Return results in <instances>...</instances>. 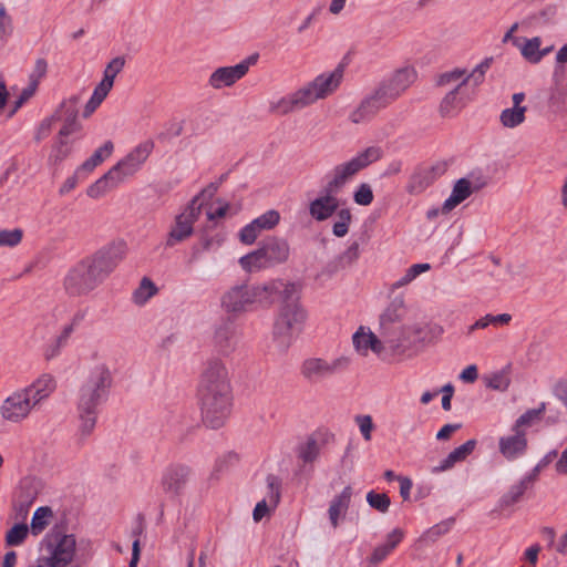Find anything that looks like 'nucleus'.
<instances>
[{
	"label": "nucleus",
	"instance_id": "nucleus-1",
	"mask_svg": "<svg viewBox=\"0 0 567 567\" xmlns=\"http://www.w3.org/2000/svg\"><path fill=\"white\" fill-rule=\"evenodd\" d=\"M198 399L203 422L221 427L231 413L233 395L229 370L220 358L210 357L203 363Z\"/></svg>",
	"mask_w": 567,
	"mask_h": 567
},
{
	"label": "nucleus",
	"instance_id": "nucleus-2",
	"mask_svg": "<svg viewBox=\"0 0 567 567\" xmlns=\"http://www.w3.org/2000/svg\"><path fill=\"white\" fill-rule=\"evenodd\" d=\"M126 255L123 241L111 243L72 267L64 278L69 296L80 297L99 287Z\"/></svg>",
	"mask_w": 567,
	"mask_h": 567
},
{
	"label": "nucleus",
	"instance_id": "nucleus-3",
	"mask_svg": "<svg viewBox=\"0 0 567 567\" xmlns=\"http://www.w3.org/2000/svg\"><path fill=\"white\" fill-rule=\"evenodd\" d=\"M488 68L489 60H485L471 72L456 68L442 73L436 83L439 86L449 87V91L441 101L440 113L443 116H454L472 102L476 89L483 83Z\"/></svg>",
	"mask_w": 567,
	"mask_h": 567
},
{
	"label": "nucleus",
	"instance_id": "nucleus-4",
	"mask_svg": "<svg viewBox=\"0 0 567 567\" xmlns=\"http://www.w3.org/2000/svg\"><path fill=\"white\" fill-rule=\"evenodd\" d=\"M112 375L105 364L96 365L82 383L76 399L78 431L81 437H87L93 432L99 406L107 400Z\"/></svg>",
	"mask_w": 567,
	"mask_h": 567
},
{
	"label": "nucleus",
	"instance_id": "nucleus-5",
	"mask_svg": "<svg viewBox=\"0 0 567 567\" xmlns=\"http://www.w3.org/2000/svg\"><path fill=\"white\" fill-rule=\"evenodd\" d=\"M276 291V300L280 306L275 318L272 334L281 350H287L292 340L302 331L307 320V311L300 303L298 286L280 280Z\"/></svg>",
	"mask_w": 567,
	"mask_h": 567
},
{
	"label": "nucleus",
	"instance_id": "nucleus-6",
	"mask_svg": "<svg viewBox=\"0 0 567 567\" xmlns=\"http://www.w3.org/2000/svg\"><path fill=\"white\" fill-rule=\"evenodd\" d=\"M280 279L262 284H236L220 297V306L226 313L241 315L259 308H269L276 301Z\"/></svg>",
	"mask_w": 567,
	"mask_h": 567
},
{
	"label": "nucleus",
	"instance_id": "nucleus-7",
	"mask_svg": "<svg viewBox=\"0 0 567 567\" xmlns=\"http://www.w3.org/2000/svg\"><path fill=\"white\" fill-rule=\"evenodd\" d=\"M383 156V151L380 146L373 145L359 152L350 161L341 163L333 167V169L326 176L327 184L323 192L338 194L343 186L359 172L367 168L371 164L378 162Z\"/></svg>",
	"mask_w": 567,
	"mask_h": 567
},
{
	"label": "nucleus",
	"instance_id": "nucleus-8",
	"mask_svg": "<svg viewBox=\"0 0 567 567\" xmlns=\"http://www.w3.org/2000/svg\"><path fill=\"white\" fill-rule=\"evenodd\" d=\"M48 555L43 558L47 567H66L76 553V539L73 534L50 533L43 539Z\"/></svg>",
	"mask_w": 567,
	"mask_h": 567
},
{
	"label": "nucleus",
	"instance_id": "nucleus-9",
	"mask_svg": "<svg viewBox=\"0 0 567 567\" xmlns=\"http://www.w3.org/2000/svg\"><path fill=\"white\" fill-rule=\"evenodd\" d=\"M203 202L195 196L184 210L176 215L165 239V247L172 248L188 239L194 233V224L202 213Z\"/></svg>",
	"mask_w": 567,
	"mask_h": 567
},
{
	"label": "nucleus",
	"instance_id": "nucleus-10",
	"mask_svg": "<svg viewBox=\"0 0 567 567\" xmlns=\"http://www.w3.org/2000/svg\"><path fill=\"white\" fill-rule=\"evenodd\" d=\"M350 364L347 357H340L332 360L323 358H308L301 367L300 373L309 383L317 384L331 378L338 372L344 371Z\"/></svg>",
	"mask_w": 567,
	"mask_h": 567
},
{
	"label": "nucleus",
	"instance_id": "nucleus-11",
	"mask_svg": "<svg viewBox=\"0 0 567 567\" xmlns=\"http://www.w3.org/2000/svg\"><path fill=\"white\" fill-rule=\"evenodd\" d=\"M343 66L338 65L331 72H324L316 76L311 82L301 87L308 104L331 95L341 84Z\"/></svg>",
	"mask_w": 567,
	"mask_h": 567
},
{
	"label": "nucleus",
	"instance_id": "nucleus-12",
	"mask_svg": "<svg viewBox=\"0 0 567 567\" xmlns=\"http://www.w3.org/2000/svg\"><path fill=\"white\" fill-rule=\"evenodd\" d=\"M258 58L259 55L255 53L247 56L236 65L217 68L210 74L208 84L216 90L234 85L248 73L250 66L257 63Z\"/></svg>",
	"mask_w": 567,
	"mask_h": 567
},
{
	"label": "nucleus",
	"instance_id": "nucleus-13",
	"mask_svg": "<svg viewBox=\"0 0 567 567\" xmlns=\"http://www.w3.org/2000/svg\"><path fill=\"white\" fill-rule=\"evenodd\" d=\"M154 147L155 144L152 140L141 142L125 157L117 162L113 168L125 181V178L133 176L142 168Z\"/></svg>",
	"mask_w": 567,
	"mask_h": 567
},
{
	"label": "nucleus",
	"instance_id": "nucleus-14",
	"mask_svg": "<svg viewBox=\"0 0 567 567\" xmlns=\"http://www.w3.org/2000/svg\"><path fill=\"white\" fill-rule=\"evenodd\" d=\"M35 408L22 389L13 392L0 405V415L4 421L20 423L25 420Z\"/></svg>",
	"mask_w": 567,
	"mask_h": 567
},
{
	"label": "nucleus",
	"instance_id": "nucleus-15",
	"mask_svg": "<svg viewBox=\"0 0 567 567\" xmlns=\"http://www.w3.org/2000/svg\"><path fill=\"white\" fill-rule=\"evenodd\" d=\"M414 70L403 68L396 70L389 78L380 82L377 89L388 103L391 104L414 82Z\"/></svg>",
	"mask_w": 567,
	"mask_h": 567
},
{
	"label": "nucleus",
	"instance_id": "nucleus-16",
	"mask_svg": "<svg viewBox=\"0 0 567 567\" xmlns=\"http://www.w3.org/2000/svg\"><path fill=\"white\" fill-rule=\"evenodd\" d=\"M388 105H390L388 101L375 87L371 93L365 95L360 104L350 113L349 120L353 124L367 123Z\"/></svg>",
	"mask_w": 567,
	"mask_h": 567
},
{
	"label": "nucleus",
	"instance_id": "nucleus-17",
	"mask_svg": "<svg viewBox=\"0 0 567 567\" xmlns=\"http://www.w3.org/2000/svg\"><path fill=\"white\" fill-rule=\"evenodd\" d=\"M237 343V328L234 320L230 318L220 320L214 328L213 344L215 350L223 355H229L235 351Z\"/></svg>",
	"mask_w": 567,
	"mask_h": 567
},
{
	"label": "nucleus",
	"instance_id": "nucleus-18",
	"mask_svg": "<svg viewBox=\"0 0 567 567\" xmlns=\"http://www.w3.org/2000/svg\"><path fill=\"white\" fill-rule=\"evenodd\" d=\"M190 477V468L186 465L175 464L168 466L162 476L161 485L166 494L178 496L182 494Z\"/></svg>",
	"mask_w": 567,
	"mask_h": 567
},
{
	"label": "nucleus",
	"instance_id": "nucleus-19",
	"mask_svg": "<svg viewBox=\"0 0 567 567\" xmlns=\"http://www.w3.org/2000/svg\"><path fill=\"white\" fill-rule=\"evenodd\" d=\"M444 168L440 165L432 167H417L411 174L405 190L410 195L422 194L434 181L442 175Z\"/></svg>",
	"mask_w": 567,
	"mask_h": 567
},
{
	"label": "nucleus",
	"instance_id": "nucleus-20",
	"mask_svg": "<svg viewBox=\"0 0 567 567\" xmlns=\"http://www.w3.org/2000/svg\"><path fill=\"white\" fill-rule=\"evenodd\" d=\"M437 332L440 334L442 332L441 327H431L429 324L415 323L410 327L404 328L403 334L404 339L401 342L391 344L392 349L406 348L409 346L423 344L431 340V336Z\"/></svg>",
	"mask_w": 567,
	"mask_h": 567
},
{
	"label": "nucleus",
	"instance_id": "nucleus-21",
	"mask_svg": "<svg viewBox=\"0 0 567 567\" xmlns=\"http://www.w3.org/2000/svg\"><path fill=\"white\" fill-rule=\"evenodd\" d=\"M268 493L267 498L258 502L252 512V518L255 522H260L270 509H275L280 501V480L270 474L266 478Z\"/></svg>",
	"mask_w": 567,
	"mask_h": 567
},
{
	"label": "nucleus",
	"instance_id": "nucleus-22",
	"mask_svg": "<svg viewBox=\"0 0 567 567\" xmlns=\"http://www.w3.org/2000/svg\"><path fill=\"white\" fill-rule=\"evenodd\" d=\"M512 432L513 434L502 436L498 442L501 454L509 461L523 456L527 450L526 432L513 429Z\"/></svg>",
	"mask_w": 567,
	"mask_h": 567
},
{
	"label": "nucleus",
	"instance_id": "nucleus-23",
	"mask_svg": "<svg viewBox=\"0 0 567 567\" xmlns=\"http://www.w3.org/2000/svg\"><path fill=\"white\" fill-rule=\"evenodd\" d=\"M55 386L54 378L51 374L44 373L22 390L37 409L43 400L48 399L53 393Z\"/></svg>",
	"mask_w": 567,
	"mask_h": 567
},
{
	"label": "nucleus",
	"instance_id": "nucleus-24",
	"mask_svg": "<svg viewBox=\"0 0 567 567\" xmlns=\"http://www.w3.org/2000/svg\"><path fill=\"white\" fill-rule=\"evenodd\" d=\"M339 199L334 194L324 192L323 195L313 199L309 205V214L317 221H323L337 214Z\"/></svg>",
	"mask_w": 567,
	"mask_h": 567
},
{
	"label": "nucleus",
	"instance_id": "nucleus-25",
	"mask_svg": "<svg viewBox=\"0 0 567 567\" xmlns=\"http://www.w3.org/2000/svg\"><path fill=\"white\" fill-rule=\"evenodd\" d=\"M259 248L270 267L286 261L289 256V245L281 238H267L261 243Z\"/></svg>",
	"mask_w": 567,
	"mask_h": 567
},
{
	"label": "nucleus",
	"instance_id": "nucleus-26",
	"mask_svg": "<svg viewBox=\"0 0 567 567\" xmlns=\"http://www.w3.org/2000/svg\"><path fill=\"white\" fill-rule=\"evenodd\" d=\"M308 105L309 104L300 87L296 92L284 96L276 102H271L269 105V112L276 115H286L297 110H301Z\"/></svg>",
	"mask_w": 567,
	"mask_h": 567
},
{
	"label": "nucleus",
	"instance_id": "nucleus-27",
	"mask_svg": "<svg viewBox=\"0 0 567 567\" xmlns=\"http://www.w3.org/2000/svg\"><path fill=\"white\" fill-rule=\"evenodd\" d=\"M352 342L355 351L363 357L368 355L370 350L379 355L384 349L381 340L370 330L365 331L363 327H360L353 334Z\"/></svg>",
	"mask_w": 567,
	"mask_h": 567
},
{
	"label": "nucleus",
	"instance_id": "nucleus-28",
	"mask_svg": "<svg viewBox=\"0 0 567 567\" xmlns=\"http://www.w3.org/2000/svg\"><path fill=\"white\" fill-rule=\"evenodd\" d=\"M123 182L122 177L112 167L87 188L86 194L91 198H100Z\"/></svg>",
	"mask_w": 567,
	"mask_h": 567
},
{
	"label": "nucleus",
	"instance_id": "nucleus-29",
	"mask_svg": "<svg viewBox=\"0 0 567 567\" xmlns=\"http://www.w3.org/2000/svg\"><path fill=\"white\" fill-rule=\"evenodd\" d=\"M123 182L122 177L112 167L87 188L86 194L91 198H100Z\"/></svg>",
	"mask_w": 567,
	"mask_h": 567
},
{
	"label": "nucleus",
	"instance_id": "nucleus-30",
	"mask_svg": "<svg viewBox=\"0 0 567 567\" xmlns=\"http://www.w3.org/2000/svg\"><path fill=\"white\" fill-rule=\"evenodd\" d=\"M476 440H468L461 446L454 449L437 466L432 468V473H441L452 468L456 463L464 461L475 449Z\"/></svg>",
	"mask_w": 567,
	"mask_h": 567
},
{
	"label": "nucleus",
	"instance_id": "nucleus-31",
	"mask_svg": "<svg viewBox=\"0 0 567 567\" xmlns=\"http://www.w3.org/2000/svg\"><path fill=\"white\" fill-rule=\"evenodd\" d=\"M351 496L352 488L350 486H347L339 495L334 496L330 502L328 515L333 528L338 527L340 517L347 513L350 505Z\"/></svg>",
	"mask_w": 567,
	"mask_h": 567
},
{
	"label": "nucleus",
	"instance_id": "nucleus-32",
	"mask_svg": "<svg viewBox=\"0 0 567 567\" xmlns=\"http://www.w3.org/2000/svg\"><path fill=\"white\" fill-rule=\"evenodd\" d=\"M472 193V184L467 178L457 179L453 186L450 197L445 199L442 210L444 213L453 210L457 205L468 198Z\"/></svg>",
	"mask_w": 567,
	"mask_h": 567
},
{
	"label": "nucleus",
	"instance_id": "nucleus-33",
	"mask_svg": "<svg viewBox=\"0 0 567 567\" xmlns=\"http://www.w3.org/2000/svg\"><path fill=\"white\" fill-rule=\"evenodd\" d=\"M41 489L42 483L39 478L27 476L20 481L16 492V497L34 503Z\"/></svg>",
	"mask_w": 567,
	"mask_h": 567
},
{
	"label": "nucleus",
	"instance_id": "nucleus-34",
	"mask_svg": "<svg viewBox=\"0 0 567 567\" xmlns=\"http://www.w3.org/2000/svg\"><path fill=\"white\" fill-rule=\"evenodd\" d=\"M114 145L111 141H106L101 147H99L78 169L76 174L82 172L90 173L97 165H100L105 158L111 156Z\"/></svg>",
	"mask_w": 567,
	"mask_h": 567
},
{
	"label": "nucleus",
	"instance_id": "nucleus-35",
	"mask_svg": "<svg viewBox=\"0 0 567 567\" xmlns=\"http://www.w3.org/2000/svg\"><path fill=\"white\" fill-rule=\"evenodd\" d=\"M239 265L247 272H257L270 267L260 248L240 257Z\"/></svg>",
	"mask_w": 567,
	"mask_h": 567
},
{
	"label": "nucleus",
	"instance_id": "nucleus-36",
	"mask_svg": "<svg viewBox=\"0 0 567 567\" xmlns=\"http://www.w3.org/2000/svg\"><path fill=\"white\" fill-rule=\"evenodd\" d=\"M430 269H431V265L427 262L412 265L411 267H409L405 270L404 275L401 278H399L398 280H395L394 282H392L389 286V291L391 293H393L395 290H398L404 286H408L414 279H416L421 274L426 272Z\"/></svg>",
	"mask_w": 567,
	"mask_h": 567
},
{
	"label": "nucleus",
	"instance_id": "nucleus-37",
	"mask_svg": "<svg viewBox=\"0 0 567 567\" xmlns=\"http://www.w3.org/2000/svg\"><path fill=\"white\" fill-rule=\"evenodd\" d=\"M545 411V402H542L536 409L527 410L515 421L513 430L525 431L526 427L533 426L542 420Z\"/></svg>",
	"mask_w": 567,
	"mask_h": 567
},
{
	"label": "nucleus",
	"instance_id": "nucleus-38",
	"mask_svg": "<svg viewBox=\"0 0 567 567\" xmlns=\"http://www.w3.org/2000/svg\"><path fill=\"white\" fill-rule=\"evenodd\" d=\"M533 483L532 476H525L519 483L513 485L499 499L501 507H508L519 501L528 486Z\"/></svg>",
	"mask_w": 567,
	"mask_h": 567
},
{
	"label": "nucleus",
	"instance_id": "nucleus-39",
	"mask_svg": "<svg viewBox=\"0 0 567 567\" xmlns=\"http://www.w3.org/2000/svg\"><path fill=\"white\" fill-rule=\"evenodd\" d=\"M404 313V299L402 296H395L384 312L380 317L381 326L393 323L403 317Z\"/></svg>",
	"mask_w": 567,
	"mask_h": 567
},
{
	"label": "nucleus",
	"instance_id": "nucleus-40",
	"mask_svg": "<svg viewBox=\"0 0 567 567\" xmlns=\"http://www.w3.org/2000/svg\"><path fill=\"white\" fill-rule=\"evenodd\" d=\"M78 104L79 97L71 96L64 100L56 111L53 113L56 121L60 122H75L78 121Z\"/></svg>",
	"mask_w": 567,
	"mask_h": 567
},
{
	"label": "nucleus",
	"instance_id": "nucleus-41",
	"mask_svg": "<svg viewBox=\"0 0 567 567\" xmlns=\"http://www.w3.org/2000/svg\"><path fill=\"white\" fill-rule=\"evenodd\" d=\"M526 107H508L501 112L499 122L504 127L514 128L524 123Z\"/></svg>",
	"mask_w": 567,
	"mask_h": 567
},
{
	"label": "nucleus",
	"instance_id": "nucleus-42",
	"mask_svg": "<svg viewBox=\"0 0 567 567\" xmlns=\"http://www.w3.org/2000/svg\"><path fill=\"white\" fill-rule=\"evenodd\" d=\"M512 320V316L509 313H501V315H486L481 319L476 320L472 326L468 327L467 333L471 334L475 330L485 329L488 326H503L508 324Z\"/></svg>",
	"mask_w": 567,
	"mask_h": 567
},
{
	"label": "nucleus",
	"instance_id": "nucleus-43",
	"mask_svg": "<svg viewBox=\"0 0 567 567\" xmlns=\"http://www.w3.org/2000/svg\"><path fill=\"white\" fill-rule=\"evenodd\" d=\"M53 516V512L49 506H42L37 508L31 519V533L37 536L41 534L50 524V518Z\"/></svg>",
	"mask_w": 567,
	"mask_h": 567
},
{
	"label": "nucleus",
	"instance_id": "nucleus-44",
	"mask_svg": "<svg viewBox=\"0 0 567 567\" xmlns=\"http://www.w3.org/2000/svg\"><path fill=\"white\" fill-rule=\"evenodd\" d=\"M337 219L332 225V234L336 237H344L349 233V227L352 221V214L349 208H341L336 214Z\"/></svg>",
	"mask_w": 567,
	"mask_h": 567
},
{
	"label": "nucleus",
	"instance_id": "nucleus-45",
	"mask_svg": "<svg viewBox=\"0 0 567 567\" xmlns=\"http://www.w3.org/2000/svg\"><path fill=\"white\" fill-rule=\"evenodd\" d=\"M540 45L542 39L539 37L527 39L520 47V53L529 63H539L542 61V54H539Z\"/></svg>",
	"mask_w": 567,
	"mask_h": 567
},
{
	"label": "nucleus",
	"instance_id": "nucleus-46",
	"mask_svg": "<svg viewBox=\"0 0 567 567\" xmlns=\"http://www.w3.org/2000/svg\"><path fill=\"white\" fill-rule=\"evenodd\" d=\"M454 522H455L454 518H447V519L442 520L439 524L430 527L427 530H425L423 533L421 540L425 542V543L436 542L441 536L449 533V530L454 525Z\"/></svg>",
	"mask_w": 567,
	"mask_h": 567
},
{
	"label": "nucleus",
	"instance_id": "nucleus-47",
	"mask_svg": "<svg viewBox=\"0 0 567 567\" xmlns=\"http://www.w3.org/2000/svg\"><path fill=\"white\" fill-rule=\"evenodd\" d=\"M157 292L154 282L148 278H143L138 288L133 293V300L136 305H144Z\"/></svg>",
	"mask_w": 567,
	"mask_h": 567
},
{
	"label": "nucleus",
	"instance_id": "nucleus-48",
	"mask_svg": "<svg viewBox=\"0 0 567 567\" xmlns=\"http://www.w3.org/2000/svg\"><path fill=\"white\" fill-rule=\"evenodd\" d=\"M29 534V527L24 523L16 524L6 534V545L9 547L20 546Z\"/></svg>",
	"mask_w": 567,
	"mask_h": 567
},
{
	"label": "nucleus",
	"instance_id": "nucleus-49",
	"mask_svg": "<svg viewBox=\"0 0 567 567\" xmlns=\"http://www.w3.org/2000/svg\"><path fill=\"white\" fill-rule=\"evenodd\" d=\"M280 220V215L277 210L270 209L259 217L255 218L252 221L257 228L262 230L272 229Z\"/></svg>",
	"mask_w": 567,
	"mask_h": 567
},
{
	"label": "nucleus",
	"instance_id": "nucleus-50",
	"mask_svg": "<svg viewBox=\"0 0 567 567\" xmlns=\"http://www.w3.org/2000/svg\"><path fill=\"white\" fill-rule=\"evenodd\" d=\"M367 502L372 508L380 513H386L391 504L390 497L386 494L375 493L374 491H370L367 494Z\"/></svg>",
	"mask_w": 567,
	"mask_h": 567
},
{
	"label": "nucleus",
	"instance_id": "nucleus-51",
	"mask_svg": "<svg viewBox=\"0 0 567 567\" xmlns=\"http://www.w3.org/2000/svg\"><path fill=\"white\" fill-rule=\"evenodd\" d=\"M71 153V146L64 140H59V142L53 146L52 152L49 156V163L52 165H59L62 161H64Z\"/></svg>",
	"mask_w": 567,
	"mask_h": 567
},
{
	"label": "nucleus",
	"instance_id": "nucleus-52",
	"mask_svg": "<svg viewBox=\"0 0 567 567\" xmlns=\"http://www.w3.org/2000/svg\"><path fill=\"white\" fill-rule=\"evenodd\" d=\"M23 237V231L20 228L0 230V247H16Z\"/></svg>",
	"mask_w": 567,
	"mask_h": 567
},
{
	"label": "nucleus",
	"instance_id": "nucleus-53",
	"mask_svg": "<svg viewBox=\"0 0 567 567\" xmlns=\"http://www.w3.org/2000/svg\"><path fill=\"white\" fill-rule=\"evenodd\" d=\"M125 60L123 56L112 59L104 70L102 80L110 83V85H113L115 76L123 70Z\"/></svg>",
	"mask_w": 567,
	"mask_h": 567
},
{
	"label": "nucleus",
	"instance_id": "nucleus-54",
	"mask_svg": "<svg viewBox=\"0 0 567 567\" xmlns=\"http://www.w3.org/2000/svg\"><path fill=\"white\" fill-rule=\"evenodd\" d=\"M360 256V244L358 241H353L349 245V247L339 256L338 262L340 267L346 268L351 266L353 262L358 260Z\"/></svg>",
	"mask_w": 567,
	"mask_h": 567
},
{
	"label": "nucleus",
	"instance_id": "nucleus-55",
	"mask_svg": "<svg viewBox=\"0 0 567 567\" xmlns=\"http://www.w3.org/2000/svg\"><path fill=\"white\" fill-rule=\"evenodd\" d=\"M373 192L369 184L362 183L358 186L353 194V200L361 206H368L373 202Z\"/></svg>",
	"mask_w": 567,
	"mask_h": 567
},
{
	"label": "nucleus",
	"instance_id": "nucleus-56",
	"mask_svg": "<svg viewBox=\"0 0 567 567\" xmlns=\"http://www.w3.org/2000/svg\"><path fill=\"white\" fill-rule=\"evenodd\" d=\"M320 447L316 440H308L300 447L299 456L305 463H312L319 455Z\"/></svg>",
	"mask_w": 567,
	"mask_h": 567
},
{
	"label": "nucleus",
	"instance_id": "nucleus-57",
	"mask_svg": "<svg viewBox=\"0 0 567 567\" xmlns=\"http://www.w3.org/2000/svg\"><path fill=\"white\" fill-rule=\"evenodd\" d=\"M48 71V63L44 59H38L34 68L29 75V84L38 89L40 81L45 76Z\"/></svg>",
	"mask_w": 567,
	"mask_h": 567
},
{
	"label": "nucleus",
	"instance_id": "nucleus-58",
	"mask_svg": "<svg viewBox=\"0 0 567 567\" xmlns=\"http://www.w3.org/2000/svg\"><path fill=\"white\" fill-rule=\"evenodd\" d=\"M260 230L255 226L254 221H250L239 231V239L245 245H251L260 235Z\"/></svg>",
	"mask_w": 567,
	"mask_h": 567
},
{
	"label": "nucleus",
	"instance_id": "nucleus-59",
	"mask_svg": "<svg viewBox=\"0 0 567 567\" xmlns=\"http://www.w3.org/2000/svg\"><path fill=\"white\" fill-rule=\"evenodd\" d=\"M486 385L493 390L505 391L509 385V379L505 373L497 372L487 380Z\"/></svg>",
	"mask_w": 567,
	"mask_h": 567
},
{
	"label": "nucleus",
	"instance_id": "nucleus-60",
	"mask_svg": "<svg viewBox=\"0 0 567 567\" xmlns=\"http://www.w3.org/2000/svg\"><path fill=\"white\" fill-rule=\"evenodd\" d=\"M355 422L359 425L360 432L365 441L371 440V432L373 430V422L370 415H358Z\"/></svg>",
	"mask_w": 567,
	"mask_h": 567
},
{
	"label": "nucleus",
	"instance_id": "nucleus-61",
	"mask_svg": "<svg viewBox=\"0 0 567 567\" xmlns=\"http://www.w3.org/2000/svg\"><path fill=\"white\" fill-rule=\"evenodd\" d=\"M66 346L60 342L59 339L54 338L51 342L45 346L43 355L45 360H52L61 353V350Z\"/></svg>",
	"mask_w": 567,
	"mask_h": 567
},
{
	"label": "nucleus",
	"instance_id": "nucleus-62",
	"mask_svg": "<svg viewBox=\"0 0 567 567\" xmlns=\"http://www.w3.org/2000/svg\"><path fill=\"white\" fill-rule=\"evenodd\" d=\"M391 551L392 550H390L385 544L375 547L369 558V564L373 567L378 566L388 557V555H390Z\"/></svg>",
	"mask_w": 567,
	"mask_h": 567
},
{
	"label": "nucleus",
	"instance_id": "nucleus-63",
	"mask_svg": "<svg viewBox=\"0 0 567 567\" xmlns=\"http://www.w3.org/2000/svg\"><path fill=\"white\" fill-rule=\"evenodd\" d=\"M35 91V87L28 84V86L21 91L20 95L16 100L13 109L10 112V116L13 115L29 99H31L34 95Z\"/></svg>",
	"mask_w": 567,
	"mask_h": 567
},
{
	"label": "nucleus",
	"instance_id": "nucleus-64",
	"mask_svg": "<svg viewBox=\"0 0 567 567\" xmlns=\"http://www.w3.org/2000/svg\"><path fill=\"white\" fill-rule=\"evenodd\" d=\"M33 505V503H30L28 501H23L21 498H18L14 496V501H13V508L17 513V517H20L22 519H25L28 514H29V509L30 507Z\"/></svg>",
	"mask_w": 567,
	"mask_h": 567
}]
</instances>
